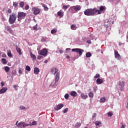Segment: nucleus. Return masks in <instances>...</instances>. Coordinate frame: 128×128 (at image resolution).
Returning <instances> with one entry per match:
<instances>
[{"instance_id":"nucleus-4","label":"nucleus","mask_w":128,"mask_h":128,"mask_svg":"<svg viewBox=\"0 0 128 128\" xmlns=\"http://www.w3.org/2000/svg\"><path fill=\"white\" fill-rule=\"evenodd\" d=\"M120 88L121 92H122L124 90V86L126 84V82L124 79H121L118 82Z\"/></svg>"},{"instance_id":"nucleus-22","label":"nucleus","mask_w":128,"mask_h":128,"mask_svg":"<svg viewBox=\"0 0 128 128\" xmlns=\"http://www.w3.org/2000/svg\"><path fill=\"white\" fill-rule=\"evenodd\" d=\"M30 58H32V60H34L36 59V55L34 54L32 52L30 53Z\"/></svg>"},{"instance_id":"nucleus-47","label":"nucleus","mask_w":128,"mask_h":128,"mask_svg":"<svg viewBox=\"0 0 128 128\" xmlns=\"http://www.w3.org/2000/svg\"><path fill=\"white\" fill-rule=\"evenodd\" d=\"M8 14H12V10L8 9Z\"/></svg>"},{"instance_id":"nucleus-13","label":"nucleus","mask_w":128,"mask_h":128,"mask_svg":"<svg viewBox=\"0 0 128 128\" xmlns=\"http://www.w3.org/2000/svg\"><path fill=\"white\" fill-rule=\"evenodd\" d=\"M114 56L116 58H117V60H120V55L118 54V51H114Z\"/></svg>"},{"instance_id":"nucleus-23","label":"nucleus","mask_w":128,"mask_h":128,"mask_svg":"<svg viewBox=\"0 0 128 128\" xmlns=\"http://www.w3.org/2000/svg\"><path fill=\"white\" fill-rule=\"evenodd\" d=\"M82 126V124L80 123V122H76L75 124V128H80V126Z\"/></svg>"},{"instance_id":"nucleus-12","label":"nucleus","mask_w":128,"mask_h":128,"mask_svg":"<svg viewBox=\"0 0 128 128\" xmlns=\"http://www.w3.org/2000/svg\"><path fill=\"white\" fill-rule=\"evenodd\" d=\"M16 52H18L20 56H22V49H20V48L18 46H16Z\"/></svg>"},{"instance_id":"nucleus-3","label":"nucleus","mask_w":128,"mask_h":128,"mask_svg":"<svg viewBox=\"0 0 128 128\" xmlns=\"http://www.w3.org/2000/svg\"><path fill=\"white\" fill-rule=\"evenodd\" d=\"M26 14L24 12H18V22H20L22 20H24V18H26Z\"/></svg>"},{"instance_id":"nucleus-40","label":"nucleus","mask_w":128,"mask_h":128,"mask_svg":"<svg viewBox=\"0 0 128 128\" xmlns=\"http://www.w3.org/2000/svg\"><path fill=\"white\" fill-rule=\"evenodd\" d=\"M68 112V108H66L63 111V112L64 114H66V112Z\"/></svg>"},{"instance_id":"nucleus-41","label":"nucleus","mask_w":128,"mask_h":128,"mask_svg":"<svg viewBox=\"0 0 128 128\" xmlns=\"http://www.w3.org/2000/svg\"><path fill=\"white\" fill-rule=\"evenodd\" d=\"M112 114H114L112 112H109L108 113V116H112Z\"/></svg>"},{"instance_id":"nucleus-18","label":"nucleus","mask_w":128,"mask_h":128,"mask_svg":"<svg viewBox=\"0 0 128 128\" xmlns=\"http://www.w3.org/2000/svg\"><path fill=\"white\" fill-rule=\"evenodd\" d=\"M38 72H40V69L38 68H34V74H38Z\"/></svg>"},{"instance_id":"nucleus-45","label":"nucleus","mask_w":128,"mask_h":128,"mask_svg":"<svg viewBox=\"0 0 128 128\" xmlns=\"http://www.w3.org/2000/svg\"><path fill=\"white\" fill-rule=\"evenodd\" d=\"M18 72L20 74H22V69L20 68L18 70Z\"/></svg>"},{"instance_id":"nucleus-46","label":"nucleus","mask_w":128,"mask_h":128,"mask_svg":"<svg viewBox=\"0 0 128 128\" xmlns=\"http://www.w3.org/2000/svg\"><path fill=\"white\" fill-rule=\"evenodd\" d=\"M96 113H94L92 116V118H96Z\"/></svg>"},{"instance_id":"nucleus-28","label":"nucleus","mask_w":128,"mask_h":128,"mask_svg":"<svg viewBox=\"0 0 128 128\" xmlns=\"http://www.w3.org/2000/svg\"><path fill=\"white\" fill-rule=\"evenodd\" d=\"M4 70L6 72H10V67L8 66H5Z\"/></svg>"},{"instance_id":"nucleus-14","label":"nucleus","mask_w":128,"mask_h":128,"mask_svg":"<svg viewBox=\"0 0 128 128\" xmlns=\"http://www.w3.org/2000/svg\"><path fill=\"white\" fill-rule=\"evenodd\" d=\"M6 90H8V88L6 87L3 88L2 89L0 90V94L6 92Z\"/></svg>"},{"instance_id":"nucleus-10","label":"nucleus","mask_w":128,"mask_h":128,"mask_svg":"<svg viewBox=\"0 0 128 128\" xmlns=\"http://www.w3.org/2000/svg\"><path fill=\"white\" fill-rule=\"evenodd\" d=\"M58 72V69H57L56 68H52L50 72L52 74H54V76L56 74H57V72Z\"/></svg>"},{"instance_id":"nucleus-58","label":"nucleus","mask_w":128,"mask_h":128,"mask_svg":"<svg viewBox=\"0 0 128 128\" xmlns=\"http://www.w3.org/2000/svg\"><path fill=\"white\" fill-rule=\"evenodd\" d=\"M44 64H46V62H48V60H45L44 61Z\"/></svg>"},{"instance_id":"nucleus-16","label":"nucleus","mask_w":128,"mask_h":128,"mask_svg":"<svg viewBox=\"0 0 128 128\" xmlns=\"http://www.w3.org/2000/svg\"><path fill=\"white\" fill-rule=\"evenodd\" d=\"M56 74L55 81L56 82H58V80H60V73L57 72Z\"/></svg>"},{"instance_id":"nucleus-63","label":"nucleus","mask_w":128,"mask_h":128,"mask_svg":"<svg viewBox=\"0 0 128 128\" xmlns=\"http://www.w3.org/2000/svg\"><path fill=\"white\" fill-rule=\"evenodd\" d=\"M119 46H120V44H119Z\"/></svg>"},{"instance_id":"nucleus-59","label":"nucleus","mask_w":128,"mask_h":128,"mask_svg":"<svg viewBox=\"0 0 128 128\" xmlns=\"http://www.w3.org/2000/svg\"><path fill=\"white\" fill-rule=\"evenodd\" d=\"M87 42L88 44H90V40H88Z\"/></svg>"},{"instance_id":"nucleus-5","label":"nucleus","mask_w":128,"mask_h":128,"mask_svg":"<svg viewBox=\"0 0 128 128\" xmlns=\"http://www.w3.org/2000/svg\"><path fill=\"white\" fill-rule=\"evenodd\" d=\"M82 9V6H76L70 7L69 8V12H74L72 10H76V12H78V10H80Z\"/></svg>"},{"instance_id":"nucleus-43","label":"nucleus","mask_w":128,"mask_h":128,"mask_svg":"<svg viewBox=\"0 0 128 128\" xmlns=\"http://www.w3.org/2000/svg\"><path fill=\"white\" fill-rule=\"evenodd\" d=\"M28 8H30V6H28V5H26V6H25V10H28Z\"/></svg>"},{"instance_id":"nucleus-8","label":"nucleus","mask_w":128,"mask_h":128,"mask_svg":"<svg viewBox=\"0 0 128 128\" xmlns=\"http://www.w3.org/2000/svg\"><path fill=\"white\" fill-rule=\"evenodd\" d=\"M30 126V124H26L24 122H20L18 124L17 126L18 128H26V126Z\"/></svg>"},{"instance_id":"nucleus-62","label":"nucleus","mask_w":128,"mask_h":128,"mask_svg":"<svg viewBox=\"0 0 128 128\" xmlns=\"http://www.w3.org/2000/svg\"><path fill=\"white\" fill-rule=\"evenodd\" d=\"M0 54H1V53H0Z\"/></svg>"},{"instance_id":"nucleus-25","label":"nucleus","mask_w":128,"mask_h":128,"mask_svg":"<svg viewBox=\"0 0 128 128\" xmlns=\"http://www.w3.org/2000/svg\"><path fill=\"white\" fill-rule=\"evenodd\" d=\"M95 124L98 126H100V124H102V122L100 121H96Z\"/></svg>"},{"instance_id":"nucleus-15","label":"nucleus","mask_w":128,"mask_h":128,"mask_svg":"<svg viewBox=\"0 0 128 128\" xmlns=\"http://www.w3.org/2000/svg\"><path fill=\"white\" fill-rule=\"evenodd\" d=\"M57 14L58 16H60V18H62L64 16V12H62V10H60L58 12Z\"/></svg>"},{"instance_id":"nucleus-61","label":"nucleus","mask_w":128,"mask_h":128,"mask_svg":"<svg viewBox=\"0 0 128 128\" xmlns=\"http://www.w3.org/2000/svg\"><path fill=\"white\" fill-rule=\"evenodd\" d=\"M18 122L17 121V122H16V125L18 124Z\"/></svg>"},{"instance_id":"nucleus-37","label":"nucleus","mask_w":128,"mask_h":128,"mask_svg":"<svg viewBox=\"0 0 128 128\" xmlns=\"http://www.w3.org/2000/svg\"><path fill=\"white\" fill-rule=\"evenodd\" d=\"M100 74H96L95 76H94V78H100Z\"/></svg>"},{"instance_id":"nucleus-60","label":"nucleus","mask_w":128,"mask_h":128,"mask_svg":"<svg viewBox=\"0 0 128 128\" xmlns=\"http://www.w3.org/2000/svg\"><path fill=\"white\" fill-rule=\"evenodd\" d=\"M68 2H72V0H67Z\"/></svg>"},{"instance_id":"nucleus-53","label":"nucleus","mask_w":128,"mask_h":128,"mask_svg":"<svg viewBox=\"0 0 128 128\" xmlns=\"http://www.w3.org/2000/svg\"><path fill=\"white\" fill-rule=\"evenodd\" d=\"M1 86H4V82H1Z\"/></svg>"},{"instance_id":"nucleus-27","label":"nucleus","mask_w":128,"mask_h":128,"mask_svg":"<svg viewBox=\"0 0 128 128\" xmlns=\"http://www.w3.org/2000/svg\"><path fill=\"white\" fill-rule=\"evenodd\" d=\"M42 6L43 8H44V10H45L46 12H47V10H48V8L46 7V4H43Z\"/></svg>"},{"instance_id":"nucleus-35","label":"nucleus","mask_w":128,"mask_h":128,"mask_svg":"<svg viewBox=\"0 0 128 128\" xmlns=\"http://www.w3.org/2000/svg\"><path fill=\"white\" fill-rule=\"evenodd\" d=\"M56 30L53 29L51 30V34H56Z\"/></svg>"},{"instance_id":"nucleus-54","label":"nucleus","mask_w":128,"mask_h":128,"mask_svg":"<svg viewBox=\"0 0 128 128\" xmlns=\"http://www.w3.org/2000/svg\"><path fill=\"white\" fill-rule=\"evenodd\" d=\"M59 52L60 54H62V52H64V51H62V50H60Z\"/></svg>"},{"instance_id":"nucleus-32","label":"nucleus","mask_w":128,"mask_h":128,"mask_svg":"<svg viewBox=\"0 0 128 128\" xmlns=\"http://www.w3.org/2000/svg\"><path fill=\"white\" fill-rule=\"evenodd\" d=\"M100 102H106V98H102L100 99Z\"/></svg>"},{"instance_id":"nucleus-50","label":"nucleus","mask_w":128,"mask_h":128,"mask_svg":"<svg viewBox=\"0 0 128 128\" xmlns=\"http://www.w3.org/2000/svg\"><path fill=\"white\" fill-rule=\"evenodd\" d=\"M70 48H66V52H70Z\"/></svg>"},{"instance_id":"nucleus-48","label":"nucleus","mask_w":128,"mask_h":128,"mask_svg":"<svg viewBox=\"0 0 128 128\" xmlns=\"http://www.w3.org/2000/svg\"><path fill=\"white\" fill-rule=\"evenodd\" d=\"M42 58V56H38V60H41Z\"/></svg>"},{"instance_id":"nucleus-57","label":"nucleus","mask_w":128,"mask_h":128,"mask_svg":"<svg viewBox=\"0 0 128 128\" xmlns=\"http://www.w3.org/2000/svg\"><path fill=\"white\" fill-rule=\"evenodd\" d=\"M66 58H70V57L68 55L66 56Z\"/></svg>"},{"instance_id":"nucleus-39","label":"nucleus","mask_w":128,"mask_h":128,"mask_svg":"<svg viewBox=\"0 0 128 128\" xmlns=\"http://www.w3.org/2000/svg\"><path fill=\"white\" fill-rule=\"evenodd\" d=\"M68 97H69L68 94H66L64 95V98H65L66 100H68Z\"/></svg>"},{"instance_id":"nucleus-26","label":"nucleus","mask_w":128,"mask_h":128,"mask_svg":"<svg viewBox=\"0 0 128 128\" xmlns=\"http://www.w3.org/2000/svg\"><path fill=\"white\" fill-rule=\"evenodd\" d=\"M86 56L87 58H90V56H92V53H90V52H88L86 53Z\"/></svg>"},{"instance_id":"nucleus-34","label":"nucleus","mask_w":128,"mask_h":128,"mask_svg":"<svg viewBox=\"0 0 128 128\" xmlns=\"http://www.w3.org/2000/svg\"><path fill=\"white\" fill-rule=\"evenodd\" d=\"M88 96H89L90 98H94V93L90 92L88 93Z\"/></svg>"},{"instance_id":"nucleus-30","label":"nucleus","mask_w":128,"mask_h":128,"mask_svg":"<svg viewBox=\"0 0 128 128\" xmlns=\"http://www.w3.org/2000/svg\"><path fill=\"white\" fill-rule=\"evenodd\" d=\"M20 8H24V2H20Z\"/></svg>"},{"instance_id":"nucleus-1","label":"nucleus","mask_w":128,"mask_h":128,"mask_svg":"<svg viewBox=\"0 0 128 128\" xmlns=\"http://www.w3.org/2000/svg\"><path fill=\"white\" fill-rule=\"evenodd\" d=\"M96 12H98V14H102V12H100V10L96 9V8H88L84 11V14L85 16H95Z\"/></svg>"},{"instance_id":"nucleus-55","label":"nucleus","mask_w":128,"mask_h":128,"mask_svg":"<svg viewBox=\"0 0 128 128\" xmlns=\"http://www.w3.org/2000/svg\"><path fill=\"white\" fill-rule=\"evenodd\" d=\"M126 128V126H124V125H122L120 128Z\"/></svg>"},{"instance_id":"nucleus-29","label":"nucleus","mask_w":128,"mask_h":128,"mask_svg":"<svg viewBox=\"0 0 128 128\" xmlns=\"http://www.w3.org/2000/svg\"><path fill=\"white\" fill-rule=\"evenodd\" d=\"M103 10H104V6H101L100 8V10L99 11L100 12H102Z\"/></svg>"},{"instance_id":"nucleus-56","label":"nucleus","mask_w":128,"mask_h":128,"mask_svg":"<svg viewBox=\"0 0 128 128\" xmlns=\"http://www.w3.org/2000/svg\"><path fill=\"white\" fill-rule=\"evenodd\" d=\"M37 28H36V26H34V30H36Z\"/></svg>"},{"instance_id":"nucleus-19","label":"nucleus","mask_w":128,"mask_h":128,"mask_svg":"<svg viewBox=\"0 0 128 128\" xmlns=\"http://www.w3.org/2000/svg\"><path fill=\"white\" fill-rule=\"evenodd\" d=\"M70 96H78V93H76V92H74V91H72L70 93Z\"/></svg>"},{"instance_id":"nucleus-44","label":"nucleus","mask_w":128,"mask_h":128,"mask_svg":"<svg viewBox=\"0 0 128 128\" xmlns=\"http://www.w3.org/2000/svg\"><path fill=\"white\" fill-rule=\"evenodd\" d=\"M7 30H8V32H12V28L10 26L7 27Z\"/></svg>"},{"instance_id":"nucleus-36","label":"nucleus","mask_w":128,"mask_h":128,"mask_svg":"<svg viewBox=\"0 0 128 128\" xmlns=\"http://www.w3.org/2000/svg\"><path fill=\"white\" fill-rule=\"evenodd\" d=\"M26 70H28V72H30V66H26Z\"/></svg>"},{"instance_id":"nucleus-2","label":"nucleus","mask_w":128,"mask_h":128,"mask_svg":"<svg viewBox=\"0 0 128 128\" xmlns=\"http://www.w3.org/2000/svg\"><path fill=\"white\" fill-rule=\"evenodd\" d=\"M16 13L13 12L12 14L10 15L9 24H14V23L16 22Z\"/></svg>"},{"instance_id":"nucleus-6","label":"nucleus","mask_w":128,"mask_h":128,"mask_svg":"<svg viewBox=\"0 0 128 128\" xmlns=\"http://www.w3.org/2000/svg\"><path fill=\"white\" fill-rule=\"evenodd\" d=\"M72 51L74 52H78L79 54V56H82V53L84 50L82 49L78 48H72Z\"/></svg>"},{"instance_id":"nucleus-20","label":"nucleus","mask_w":128,"mask_h":128,"mask_svg":"<svg viewBox=\"0 0 128 128\" xmlns=\"http://www.w3.org/2000/svg\"><path fill=\"white\" fill-rule=\"evenodd\" d=\"M80 96L83 98V100H86V98H88V95H85L84 93H81Z\"/></svg>"},{"instance_id":"nucleus-42","label":"nucleus","mask_w":128,"mask_h":128,"mask_svg":"<svg viewBox=\"0 0 128 128\" xmlns=\"http://www.w3.org/2000/svg\"><path fill=\"white\" fill-rule=\"evenodd\" d=\"M13 6L14 7L16 8V6H18V3H16V2H14Z\"/></svg>"},{"instance_id":"nucleus-33","label":"nucleus","mask_w":128,"mask_h":128,"mask_svg":"<svg viewBox=\"0 0 128 128\" xmlns=\"http://www.w3.org/2000/svg\"><path fill=\"white\" fill-rule=\"evenodd\" d=\"M2 63L4 64H6V58H2Z\"/></svg>"},{"instance_id":"nucleus-38","label":"nucleus","mask_w":128,"mask_h":128,"mask_svg":"<svg viewBox=\"0 0 128 128\" xmlns=\"http://www.w3.org/2000/svg\"><path fill=\"white\" fill-rule=\"evenodd\" d=\"M29 126H36V122L34 121L32 124H29Z\"/></svg>"},{"instance_id":"nucleus-52","label":"nucleus","mask_w":128,"mask_h":128,"mask_svg":"<svg viewBox=\"0 0 128 128\" xmlns=\"http://www.w3.org/2000/svg\"><path fill=\"white\" fill-rule=\"evenodd\" d=\"M14 88H15V90H18V89H16V88H18V86H16V85H14Z\"/></svg>"},{"instance_id":"nucleus-49","label":"nucleus","mask_w":128,"mask_h":128,"mask_svg":"<svg viewBox=\"0 0 128 128\" xmlns=\"http://www.w3.org/2000/svg\"><path fill=\"white\" fill-rule=\"evenodd\" d=\"M20 108L21 110H26V107H24V106H20Z\"/></svg>"},{"instance_id":"nucleus-24","label":"nucleus","mask_w":128,"mask_h":128,"mask_svg":"<svg viewBox=\"0 0 128 128\" xmlns=\"http://www.w3.org/2000/svg\"><path fill=\"white\" fill-rule=\"evenodd\" d=\"M70 28H71V30H76V26L75 25L72 24L71 25Z\"/></svg>"},{"instance_id":"nucleus-51","label":"nucleus","mask_w":128,"mask_h":128,"mask_svg":"<svg viewBox=\"0 0 128 128\" xmlns=\"http://www.w3.org/2000/svg\"><path fill=\"white\" fill-rule=\"evenodd\" d=\"M6 55L5 54H3L2 55V58H6Z\"/></svg>"},{"instance_id":"nucleus-7","label":"nucleus","mask_w":128,"mask_h":128,"mask_svg":"<svg viewBox=\"0 0 128 128\" xmlns=\"http://www.w3.org/2000/svg\"><path fill=\"white\" fill-rule=\"evenodd\" d=\"M38 52L39 54H40V56H44L48 55V50H46V48H44L40 52Z\"/></svg>"},{"instance_id":"nucleus-9","label":"nucleus","mask_w":128,"mask_h":128,"mask_svg":"<svg viewBox=\"0 0 128 128\" xmlns=\"http://www.w3.org/2000/svg\"><path fill=\"white\" fill-rule=\"evenodd\" d=\"M32 12H33L34 14H38L40 12V10L36 8H32Z\"/></svg>"},{"instance_id":"nucleus-31","label":"nucleus","mask_w":128,"mask_h":128,"mask_svg":"<svg viewBox=\"0 0 128 128\" xmlns=\"http://www.w3.org/2000/svg\"><path fill=\"white\" fill-rule=\"evenodd\" d=\"M8 56L10 58H12V52L10 50H9L8 53Z\"/></svg>"},{"instance_id":"nucleus-17","label":"nucleus","mask_w":128,"mask_h":128,"mask_svg":"<svg viewBox=\"0 0 128 128\" xmlns=\"http://www.w3.org/2000/svg\"><path fill=\"white\" fill-rule=\"evenodd\" d=\"M97 84H102L104 81L102 79H100L99 78H98L96 80Z\"/></svg>"},{"instance_id":"nucleus-64","label":"nucleus","mask_w":128,"mask_h":128,"mask_svg":"<svg viewBox=\"0 0 128 128\" xmlns=\"http://www.w3.org/2000/svg\"><path fill=\"white\" fill-rule=\"evenodd\" d=\"M119 46H120V44H119Z\"/></svg>"},{"instance_id":"nucleus-11","label":"nucleus","mask_w":128,"mask_h":128,"mask_svg":"<svg viewBox=\"0 0 128 128\" xmlns=\"http://www.w3.org/2000/svg\"><path fill=\"white\" fill-rule=\"evenodd\" d=\"M64 106V104H59L57 106L54 108V109L55 110H60Z\"/></svg>"},{"instance_id":"nucleus-21","label":"nucleus","mask_w":128,"mask_h":128,"mask_svg":"<svg viewBox=\"0 0 128 128\" xmlns=\"http://www.w3.org/2000/svg\"><path fill=\"white\" fill-rule=\"evenodd\" d=\"M70 8V5H67V6L64 5L62 6V10H68V8Z\"/></svg>"}]
</instances>
